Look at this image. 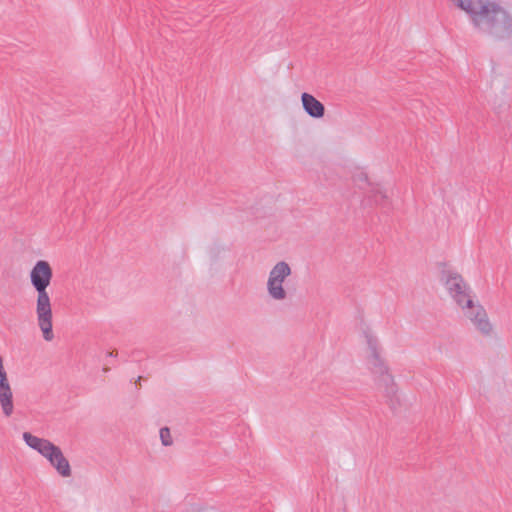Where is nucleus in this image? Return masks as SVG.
<instances>
[{
  "label": "nucleus",
  "instance_id": "obj_1",
  "mask_svg": "<svg viewBox=\"0 0 512 512\" xmlns=\"http://www.w3.org/2000/svg\"><path fill=\"white\" fill-rule=\"evenodd\" d=\"M464 11L476 31L495 40L512 36V15L498 2L492 0H451Z\"/></svg>",
  "mask_w": 512,
  "mask_h": 512
},
{
  "label": "nucleus",
  "instance_id": "obj_2",
  "mask_svg": "<svg viewBox=\"0 0 512 512\" xmlns=\"http://www.w3.org/2000/svg\"><path fill=\"white\" fill-rule=\"evenodd\" d=\"M53 270L51 265L45 260H39L30 271V282L37 292L36 298V316L37 324L46 341H52L53 333V313L51 299L47 288L51 284Z\"/></svg>",
  "mask_w": 512,
  "mask_h": 512
},
{
  "label": "nucleus",
  "instance_id": "obj_3",
  "mask_svg": "<svg viewBox=\"0 0 512 512\" xmlns=\"http://www.w3.org/2000/svg\"><path fill=\"white\" fill-rule=\"evenodd\" d=\"M366 342L369 349L368 366L374 374L377 384L383 389L391 408H395L399 403L397 397V386L393 376L389 373V368L380 356L379 343L376 337L366 334Z\"/></svg>",
  "mask_w": 512,
  "mask_h": 512
},
{
  "label": "nucleus",
  "instance_id": "obj_4",
  "mask_svg": "<svg viewBox=\"0 0 512 512\" xmlns=\"http://www.w3.org/2000/svg\"><path fill=\"white\" fill-rule=\"evenodd\" d=\"M440 281L446 287L449 295L462 309L473 307L470 288L459 273L449 269L442 270Z\"/></svg>",
  "mask_w": 512,
  "mask_h": 512
},
{
  "label": "nucleus",
  "instance_id": "obj_5",
  "mask_svg": "<svg viewBox=\"0 0 512 512\" xmlns=\"http://www.w3.org/2000/svg\"><path fill=\"white\" fill-rule=\"evenodd\" d=\"M291 268L285 261L277 262L269 272L267 281L268 295L276 301L285 300L287 292L283 287V283L287 277L291 275Z\"/></svg>",
  "mask_w": 512,
  "mask_h": 512
},
{
  "label": "nucleus",
  "instance_id": "obj_6",
  "mask_svg": "<svg viewBox=\"0 0 512 512\" xmlns=\"http://www.w3.org/2000/svg\"><path fill=\"white\" fill-rule=\"evenodd\" d=\"M0 407L5 417H10L14 412L13 392L2 357H0Z\"/></svg>",
  "mask_w": 512,
  "mask_h": 512
},
{
  "label": "nucleus",
  "instance_id": "obj_7",
  "mask_svg": "<svg viewBox=\"0 0 512 512\" xmlns=\"http://www.w3.org/2000/svg\"><path fill=\"white\" fill-rule=\"evenodd\" d=\"M463 310H465V315L481 334L485 336L491 334L493 327L483 306L473 302V307L464 308Z\"/></svg>",
  "mask_w": 512,
  "mask_h": 512
},
{
  "label": "nucleus",
  "instance_id": "obj_8",
  "mask_svg": "<svg viewBox=\"0 0 512 512\" xmlns=\"http://www.w3.org/2000/svg\"><path fill=\"white\" fill-rule=\"evenodd\" d=\"M46 459L49 461L51 466L55 468V470L60 476L68 478L72 475V470L69 461L64 456L60 447L55 445V447L47 455Z\"/></svg>",
  "mask_w": 512,
  "mask_h": 512
},
{
  "label": "nucleus",
  "instance_id": "obj_9",
  "mask_svg": "<svg viewBox=\"0 0 512 512\" xmlns=\"http://www.w3.org/2000/svg\"><path fill=\"white\" fill-rule=\"evenodd\" d=\"M23 439L30 448L36 450L44 458H46L51 450L55 447V444H53L51 441L34 436L29 432L23 433Z\"/></svg>",
  "mask_w": 512,
  "mask_h": 512
},
{
  "label": "nucleus",
  "instance_id": "obj_10",
  "mask_svg": "<svg viewBox=\"0 0 512 512\" xmlns=\"http://www.w3.org/2000/svg\"><path fill=\"white\" fill-rule=\"evenodd\" d=\"M301 101L304 111L313 118H322L325 114L324 105L313 95L304 92L301 95Z\"/></svg>",
  "mask_w": 512,
  "mask_h": 512
},
{
  "label": "nucleus",
  "instance_id": "obj_11",
  "mask_svg": "<svg viewBox=\"0 0 512 512\" xmlns=\"http://www.w3.org/2000/svg\"><path fill=\"white\" fill-rule=\"evenodd\" d=\"M352 180L355 186H357L359 189L366 191L372 184L371 182H369L367 174L363 171L356 172L353 175Z\"/></svg>",
  "mask_w": 512,
  "mask_h": 512
},
{
  "label": "nucleus",
  "instance_id": "obj_12",
  "mask_svg": "<svg viewBox=\"0 0 512 512\" xmlns=\"http://www.w3.org/2000/svg\"><path fill=\"white\" fill-rule=\"evenodd\" d=\"M374 191L379 193L378 199H375L374 204L376 206H380L381 208H384V209H390L391 201H390V198L388 197L386 191L383 190L382 187H375Z\"/></svg>",
  "mask_w": 512,
  "mask_h": 512
},
{
  "label": "nucleus",
  "instance_id": "obj_13",
  "mask_svg": "<svg viewBox=\"0 0 512 512\" xmlns=\"http://www.w3.org/2000/svg\"><path fill=\"white\" fill-rule=\"evenodd\" d=\"M160 439L164 446H171L173 444L170 429L168 427H163L160 429Z\"/></svg>",
  "mask_w": 512,
  "mask_h": 512
},
{
  "label": "nucleus",
  "instance_id": "obj_14",
  "mask_svg": "<svg viewBox=\"0 0 512 512\" xmlns=\"http://www.w3.org/2000/svg\"><path fill=\"white\" fill-rule=\"evenodd\" d=\"M375 187H381V186L379 184L372 183L366 191L368 200L371 201L373 204L375 202V199H378V196H379V193L374 191Z\"/></svg>",
  "mask_w": 512,
  "mask_h": 512
},
{
  "label": "nucleus",
  "instance_id": "obj_15",
  "mask_svg": "<svg viewBox=\"0 0 512 512\" xmlns=\"http://www.w3.org/2000/svg\"><path fill=\"white\" fill-rule=\"evenodd\" d=\"M107 355L110 356V357H114V356L117 355V352L116 351H112V352H109Z\"/></svg>",
  "mask_w": 512,
  "mask_h": 512
}]
</instances>
